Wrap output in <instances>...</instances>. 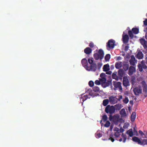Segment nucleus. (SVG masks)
<instances>
[{
	"label": "nucleus",
	"mask_w": 147,
	"mask_h": 147,
	"mask_svg": "<svg viewBox=\"0 0 147 147\" xmlns=\"http://www.w3.org/2000/svg\"><path fill=\"white\" fill-rule=\"evenodd\" d=\"M104 53L103 51L101 49L98 50V53H95L94 55V57L96 60L100 59L101 60L103 58Z\"/></svg>",
	"instance_id": "nucleus-1"
},
{
	"label": "nucleus",
	"mask_w": 147,
	"mask_h": 147,
	"mask_svg": "<svg viewBox=\"0 0 147 147\" xmlns=\"http://www.w3.org/2000/svg\"><path fill=\"white\" fill-rule=\"evenodd\" d=\"M115 107L113 106L108 105L106 107L105 109V111L107 113L110 114H112L115 113Z\"/></svg>",
	"instance_id": "nucleus-2"
},
{
	"label": "nucleus",
	"mask_w": 147,
	"mask_h": 147,
	"mask_svg": "<svg viewBox=\"0 0 147 147\" xmlns=\"http://www.w3.org/2000/svg\"><path fill=\"white\" fill-rule=\"evenodd\" d=\"M115 40L113 39H111L109 40L107 43L106 47L107 49H108V48L110 49H113L115 46Z\"/></svg>",
	"instance_id": "nucleus-3"
},
{
	"label": "nucleus",
	"mask_w": 147,
	"mask_h": 147,
	"mask_svg": "<svg viewBox=\"0 0 147 147\" xmlns=\"http://www.w3.org/2000/svg\"><path fill=\"white\" fill-rule=\"evenodd\" d=\"M133 91L136 96L139 95L142 92V89L140 88L136 87L133 89Z\"/></svg>",
	"instance_id": "nucleus-4"
},
{
	"label": "nucleus",
	"mask_w": 147,
	"mask_h": 147,
	"mask_svg": "<svg viewBox=\"0 0 147 147\" xmlns=\"http://www.w3.org/2000/svg\"><path fill=\"white\" fill-rule=\"evenodd\" d=\"M97 68V65L95 63H92L90 65V67L88 66L87 68L86 69L87 70L89 71H95Z\"/></svg>",
	"instance_id": "nucleus-5"
},
{
	"label": "nucleus",
	"mask_w": 147,
	"mask_h": 147,
	"mask_svg": "<svg viewBox=\"0 0 147 147\" xmlns=\"http://www.w3.org/2000/svg\"><path fill=\"white\" fill-rule=\"evenodd\" d=\"M123 84L124 86L127 87L129 85L128 78L127 76H124L123 77Z\"/></svg>",
	"instance_id": "nucleus-6"
},
{
	"label": "nucleus",
	"mask_w": 147,
	"mask_h": 147,
	"mask_svg": "<svg viewBox=\"0 0 147 147\" xmlns=\"http://www.w3.org/2000/svg\"><path fill=\"white\" fill-rule=\"evenodd\" d=\"M137 61L136 60L135 58L134 55H132L131 59L129 60V62L130 64L133 66H135V64L137 63Z\"/></svg>",
	"instance_id": "nucleus-7"
},
{
	"label": "nucleus",
	"mask_w": 147,
	"mask_h": 147,
	"mask_svg": "<svg viewBox=\"0 0 147 147\" xmlns=\"http://www.w3.org/2000/svg\"><path fill=\"white\" fill-rule=\"evenodd\" d=\"M113 85L114 87L116 88H118L120 90H122L121 83L120 82H113Z\"/></svg>",
	"instance_id": "nucleus-8"
},
{
	"label": "nucleus",
	"mask_w": 147,
	"mask_h": 147,
	"mask_svg": "<svg viewBox=\"0 0 147 147\" xmlns=\"http://www.w3.org/2000/svg\"><path fill=\"white\" fill-rule=\"evenodd\" d=\"M136 71L135 67L134 66H130L129 69L128 74L129 76H131Z\"/></svg>",
	"instance_id": "nucleus-9"
},
{
	"label": "nucleus",
	"mask_w": 147,
	"mask_h": 147,
	"mask_svg": "<svg viewBox=\"0 0 147 147\" xmlns=\"http://www.w3.org/2000/svg\"><path fill=\"white\" fill-rule=\"evenodd\" d=\"M129 38L128 35L127 34L124 35V34H123L122 39L123 42L124 43H127L128 42L129 40Z\"/></svg>",
	"instance_id": "nucleus-10"
},
{
	"label": "nucleus",
	"mask_w": 147,
	"mask_h": 147,
	"mask_svg": "<svg viewBox=\"0 0 147 147\" xmlns=\"http://www.w3.org/2000/svg\"><path fill=\"white\" fill-rule=\"evenodd\" d=\"M124 72L122 69H119L118 71V75L119 77V80H121L124 75Z\"/></svg>",
	"instance_id": "nucleus-11"
},
{
	"label": "nucleus",
	"mask_w": 147,
	"mask_h": 147,
	"mask_svg": "<svg viewBox=\"0 0 147 147\" xmlns=\"http://www.w3.org/2000/svg\"><path fill=\"white\" fill-rule=\"evenodd\" d=\"M141 84L142 87L143 88V92L145 93H147V86L146 82L145 81H142Z\"/></svg>",
	"instance_id": "nucleus-12"
},
{
	"label": "nucleus",
	"mask_w": 147,
	"mask_h": 147,
	"mask_svg": "<svg viewBox=\"0 0 147 147\" xmlns=\"http://www.w3.org/2000/svg\"><path fill=\"white\" fill-rule=\"evenodd\" d=\"M140 41L144 48L145 49H147V41L143 38L140 39Z\"/></svg>",
	"instance_id": "nucleus-13"
},
{
	"label": "nucleus",
	"mask_w": 147,
	"mask_h": 147,
	"mask_svg": "<svg viewBox=\"0 0 147 147\" xmlns=\"http://www.w3.org/2000/svg\"><path fill=\"white\" fill-rule=\"evenodd\" d=\"M109 99L110 102L111 104H114L116 103L117 102V99L115 97L111 96L109 97Z\"/></svg>",
	"instance_id": "nucleus-14"
},
{
	"label": "nucleus",
	"mask_w": 147,
	"mask_h": 147,
	"mask_svg": "<svg viewBox=\"0 0 147 147\" xmlns=\"http://www.w3.org/2000/svg\"><path fill=\"white\" fill-rule=\"evenodd\" d=\"M112 114H110L109 117V120L110 121H111L113 119L117 121L118 120L119 117V116L117 115H115L113 116H112Z\"/></svg>",
	"instance_id": "nucleus-15"
},
{
	"label": "nucleus",
	"mask_w": 147,
	"mask_h": 147,
	"mask_svg": "<svg viewBox=\"0 0 147 147\" xmlns=\"http://www.w3.org/2000/svg\"><path fill=\"white\" fill-rule=\"evenodd\" d=\"M92 95L90 94V93L88 95H85L83 96L82 97H81L80 98V100L82 101V102H83L85 100H86L87 98H90V96H92Z\"/></svg>",
	"instance_id": "nucleus-16"
},
{
	"label": "nucleus",
	"mask_w": 147,
	"mask_h": 147,
	"mask_svg": "<svg viewBox=\"0 0 147 147\" xmlns=\"http://www.w3.org/2000/svg\"><path fill=\"white\" fill-rule=\"evenodd\" d=\"M82 64L84 67L86 68H87L88 67V61L86 59H83L81 61Z\"/></svg>",
	"instance_id": "nucleus-17"
},
{
	"label": "nucleus",
	"mask_w": 147,
	"mask_h": 147,
	"mask_svg": "<svg viewBox=\"0 0 147 147\" xmlns=\"http://www.w3.org/2000/svg\"><path fill=\"white\" fill-rule=\"evenodd\" d=\"M132 140L133 141L137 142V143L140 145L141 144V140L139 138L137 137L134 136L132 138Z\"/></svg>",
	"instance_id": "nucleus-18"
},
{
	"label": "nucleus",
	"mask_w": 147,
	"mask_h": 147,
	"mask_svg": "<svg viewBox=\"0 0 147 147\" xmlns=\"http://www.w3.org/2000/svg\"><path fill=\"white\" fill-rule=\"evenodd\" d=\"M121 117H124L127 116V113L124 108L122 109L120 112Z\"/></svg>",
	"instance_id": "nucleus-19"
},
{
	"label": "nucleus",
	"mask_w": 147,
	"mask_h": 147,
	"mask_svg": "<svg viewBox=\"0 0 147 147\" xmlns=\"http://www.w3.org/2000/svg\"><path fill=\"white\" fill-rule=\"evenodd\" d=\"M136 57V58L139 59H142L143 57V55L142 52L141 51L138 52Z\"/></svg>",
	"instance_id": "nucleus-20"
},
{
	"label": "nucleus",
	"mask_w": 147,
	"mask_h": 147,
	"mask_svg": "<svg viewBox=\"0 0 147 147\" xmlns=\"http://www.w3.org/2000/svg\"><path fill=\"white\" fill-rule=\"evenodd\" d=\"M129 67V63L127 62H124L123 65V67L124 70L126 71L127 70Z\"/></svg>",
	"instance_id": "nucleus-21"
},
{
	"label": "nucleus",
	"mask_w": 147,
	"mask_h": 147,
	"mask_svg": "<svg viewBox=\"0 0 147 147\" xmlns=\"http://www.w3.org/2000/svg\"><path fill=\"white\" fill-rule=\"evenodd\" d=\"M92 51V49L90 48L87 47L84 49V52L87 54H89L91 53Z\"/></svg>",
	"instance_id": "nucleus-22"
},
{
	"label": "nucleus",
	"mask_w": 147,
	"mask_h": 147,
	"mask_svg": "<svg viewBox=\"0 0 147 147\" xmlns=\"http://www.w3.org/2000/svg\"><path fill=\"white\" fill-rule=\"evenodd\" d=\"M122 66V62H118L115 63V67L117 69H119Z\"/></svg>",
	"instance_id": "nucleus-23"
},
{
	"label": "nucleus",
	"mask_w": 147,
	"mask_h": 147,
	"mask_svg": "<svg viewBox=\"0 0 147 147\" xmlns=\"http://www.w3.org/2000/svg\"><path fill=\"white\" fill-rule=\"evenodd\" d=\"M126 134H128L129 137H131L133 136L134 135L133 130L132 129H130L127 131Z\"/></svg>",
	"instance_id": "nucleus-24"
},
{
	"label": "nucleus",
	"mask_w": 147,
	"mask_h": 147,
	"mask_svg": "<svg viewBox=\"0 0 147 147\" xmlns=\"http://www.w3.org/2000/svg\"><path fill=\"white\" fill-rule=\"evenodd\" d=\"M117 72H114L112 75V77L113 79L118 80L119 79V77L117 75Z\"/></svg>",
	"instance_id": "nucleus-25"
},
{
	"label": "nucleus",
	"mask_w": 147,
	"mask_h": 147,
	"mask_svg": "<svg viewBox=\"0 0 147 147\" xmlns=\"http://www.w3.org/2000/svg\"><path fill=\"white\" fill-rule=\"evenodd\" d=\"M103 70L105 71H108L109 69V64H106L105 65L103 68Z\"/></svg>",
	"instance_id": "nucleus-26"
},
{
	"label": "nucleus",
	"mask_w": 147,
	"mask_h": 147,
	"mask_svg": "<svg viewBox=\"0 0 147 147\" xmlns=\"http://www.w3.org/2000/svg\"><path fill=\"white\" fill-rule=\"evenodd\" d=\"M136 117V113L135 112H132L131 116V121L133 122L134 121Z\"/></svg>",
	"instance_id": "nucleus-27"
},
{
	"label": "nucleus",
	"mask_w": 147,
	"mask_h": 147,
	"mask_svg": "<svg viewBox=\"0 0 147 147\" xmlns=\"http://www.w3.org/2000/svg\"><path fill=\"white\" fill-rule=\"evenodd\" d=\"M135 34H137L139 33V30L137 28H133L131 30Z\"/></svg>",
	"instance_id": "nucleus-28"
},
{
	"label": "nucleus",
	"mask_w": 147,
	"mask_h": 147,
	"mask_svg": "<svg viewBox=\"0 0 147 147\" xmlns=\"http://www.w3.org/2000/svg\"><path fill=\"white\" fill-rule=\"evenodd\" d=\"M115 106L116 109L118 110H120L122 107V105L120 104H116Z\"/></svg>",
	"instance_id": "nucleus-29"
},
{
	"label": "nucleus",
	"mask_w": 147,
	"mask_h": 147,
	"mask_svg": "<svg viewBox=\"0 0 147 147\" xmlns=\"http://www.w3.org/2000/svg\"><path fill=\"white\" fill-rule=\"evenodd\" d=\"M109 102V100L108 99H105L103 100L102 104L104 106H107Z\"/></svg>",
	"instance_id": "nucleus-30"
},
{
	"label": "nucleus",
	"mask_w": 147,
	"mask_h": 147,
	"mask_svg": "<svg viewBox=\"0 0 147 147\" xmlns=\"http://www.w3.org/2000/svg\"><path fill=\"white\" fill-rule=\"evenodd\" d=\"M146 63L144 60H142L141 62V64L142 65L143 68L144 69L147 68V66L146 65Z\"/></svg>",
	"instance_id": "nucleus-31"
},
{
	"label": "nucleus",
	"mask_w": 147,
	"mask_h": 147,
	"mask_svg": "<svg viewBox=\"0 0 147 147\" xmlns=\"http://www.w3.org/2000/svg\"><path fill=\"white\" fill-rule=\"evenodd\" d=\"M93 90L96 92H98L99 91V88L98 86H96L92 88Z\"/></svg>",
	"instance_id": "nucleus-32"
},
{
	"label": "nucleus",
	"mask_w": 147,
	"mask_h": 147,
	"mask_svg": "<svg viewBox=\"0 0 147 147\" xmlns=\"http://www.w3.org/2000/svg\"><path fill=\"white\" fill-rule=\"evenodd\" d=\"M121 136L123 138V143L125 142L127 139V136L125 134H124L123 133H122Z\"/></svg>",
	"instance_id": "nucleus-33"
},
{
	"label": "nucleus",
	"mask_w": 147,
	"mask_h": 147,
	"mask_svg": "<svg viewBox=\"0 0 147 147\" xmlns=\"http://www.w3.org/2000/svg\"><path fill=\"white\" fill-rule=\"evenodd\" d=\"M141 145H147V139H143L142 141H141Z\"/></svg>",
	"instance_id": "nucleus-34"
},
{
	"label": "nucleus",
	"mask_w": 147,
	"mask_h": 147,
	"mask_svg": "<svg viewBox=\"0 0 147 147\" xmlns=\"http://www.w3.org/2000/svg\"><path fill=\"white\" fill-rule=\"evenodd\" d=\"M110 58V55L109 54H107L105 57V59L106 61H109Z\"/></svg>",
	"instance_id": "nucleus-35"
},
{
	"label": "nucleus",
	"mask_w": 147,
	"mask_h": 147,
	"mask_svg": "<svg viewBox=\"0 0 147 147\" xmlns=\"http://www.w3.org/2000/svg\"><path fill=\"white\" fill-rule=\"evenodd\" d=\"M109 83L108 82H106L105 83H103L102 84V85L104 88H106V87L108 86H109Z\"/></svg>",
	"instance_id": "nucleus-36"
},
{
	"label": "nucleus",
	"mask_w": 147,
	"mask_h": 147,
	"mask_svg": "<svg viewBox=\"0 0 147 147\" xmlns=\"http://www.w3.org/2000/svg\"><path fill=\"white\" fill-rule=\"evenodd\" d=\"M88 61L89 63L90 64V65L92 64V63H94L93 62V58H88Z\"/></svg>",
	"instance_id": "nucleus-37"
},
{
	"label": "nucleus",
	"mask_w": 147,
	"mask_h": 147,
	"mask_svg": "<svg viewBox=\"0 0 147 147\" xmlns=\"http://www.w3.org/2000/svg\"><path fill=\"white\" fill-rule=\"evenodd\" d=\"M128 33L130 37L132 38L134 37V35L132 33V31L131 30H129L128 31Z\"/></svg>",
	"instance_id": "nucleus-38"
},
{
	"label": "nucleus",
	"mask_w": 147,
	"mask_h": 147,
	"mask_svg": "<svg viewBox=\"0 0 147 147\" xmlns=\"http://www.w3.org/2000/svg\"><path fill=\"white\" fill-rule=\"evenodd\" d=\"M138 67L139 70L140 72H141L143 71V68L141 64H139L138 65Z\"/></svg>",
	"instance_id": "nucleus-39"
},
{
	"label": "nucleus",
	"mask_w": 147,
	"mask_h": 147,
	"mask_svg": "<svg viewBox=\"0 0 147 147\" xmlns=\"http://www.w3.org/2000/svg\"><path fill=\"white\" fill-rule=\"evenodd\" d=\"M120 132H115L114 133V136L116 138H118L121 135Z\"/></svg>",
	"instance_id": "nucleus-40"
},
{
	"label": "nucleus",
	"mask_w": 147,
	"mask_h": 147,
	"mask_svg": "<svg viewBox=\"0 0 147 147\" xmlns=\"http://www.w3.org/2000/svg\"><path fill=\"white\" fill-rule=\"evenodd\" d=\"M110 122L109 121H107L105 124L104 126L106 127H108L110 126Z\"/></svg>",
	"instance_id": "nucleus-41"
},
{
	"label": "nucleus",
	"mask_w": 147,
	"mask_h": 147,
	"mask_svg": "<svg viewBox=\"0 0 147 147\" xmlns=\"http://www.w3.org/2000/svg\"><path fill=\"white\" fill-rule=\"evenodd\" d=\"M108 119V117L106 115H104L102 117V120L104 122L106 121Z\"/></svg>",
	"instance_id": "nucleus-42"
},
{
	"label": "nucleus",
	"mask_w": 147,
	"mask_h": 147,
	"mask_svg": "<svg viewBox=\"0 0 147 147\" xmlns=\"http://www.w3.org/2000/svg\"><path fill=\"white\" fill-rule=\"evenodd\" d=\"M100 81L102 84L106 82V79L105 78H102L100 79Z\"/></svg>",
	"instance_id": "nucleus-43"
},
{
	"label": "nucleus",
	"mask_w": 147,
	"mask_h": 147,
	"mask_svg": "<svg viewBox=\"0 0 147 147\" xmlns=\"http://www.w3.org/2000/svg\"><path fill=\"white\" fill-rule=\"evenodd\" d=\"M113 135L111 134L110 135V137L109 138V140H111L112 142H113L115 140L113 138Z\"/></svg>",
	"instance_id": "nucleus-44"
},
{
	"label": "nucleus",
	"mask_w": 147,
	"mask_h": 147,
	"mask_svg": "<svg viewBox=\"0 0 147 147\" xmlns=\"http://www.w3.org/2000/svg\"><path fill=\"white\" fill-rule=\"evenodd\" d=\"M88 84L90 87H92L94 85V82L92 81L91 80L89 82Z\"/></svg>",
	"instance_id": "nucleus-45"
},
{
	"label": "nucleus",
	"mask_w": 147,
	"mask_h": 147,
	"mask_svg": "<svg viewBox=\"0 0 147 147\" xmlns=\"http://www.w3.org/2000/svg\"><path fill=\"white\" fill-rule=\"evenodd\" d=\"M129 102V99L128 97H125V99L123 100V102L125 104H127Z\"/></svg>",
	"instance_id": "nucleus-46"
},
{
	"label": "nucleus",
	"mask_w": 147,
	"mask_h": 147,
	"mask_svg": "<svg viewBox=\"0 0 147 147\" xmlns=\"http://www.w3.org/2000/svg\"><path fill=\"white\" fill-rule=\"evenodd\" d=\"M95 83L96 85H99L100 84V81L98 80H96L95 81Z\"/></svg>",
	"instance_id": "nucleus-47"
},
{
	"label": "nucleus",
	"mask_w": 147,
	"mask_h": 147,
	"mask_svg": "<svg viewBox=\"0 0 147 147\" xmlns=\"http://www.w3.org/2000/svg\"><path fill=\"white\" fill-rule=\"evenodd\" d=\"M102 136V134L101 133H98L96 135V138H100Z\"/></svg>",
	"instance_id": "nucleus-48"
},
{
	"label": "nucleus",
	"mask_w": 147,
	"mask_h": 147,
	"mask_svg": "<svg viewBox=\"0 0 147 147\" xmlns=\"http://www.w3.org/2000/svg\"><path fill=\"white\" fill-rule=\"evenodd\" d=\"M89 46L91 48L93 47L94 46V43L92 42L90 43L89 44Z\"/></svg>",
	"instance_id": "nucleus-49"
},
{
	"label": "nucleus",
	"mask_w": 147,
	"mask_h": 147,
	"mask_svg": "<svg viewBox=\"0 0 147 147\" xmlns=\"http://www.w3.org/2000/svg\"><path fill=\"white\" fill-rule=\"evenodd\" d=\"M129 47L128 45L126 46L125 47V49H124L125 51H127L129 49Z\"/></svg>",
	"instance_id": "nucleus-50"
},
{
	"label": "nucleus",
	"mask_w": 147,
	"mask_h": 147,
	"mask_svg": "<svg viewBox=\"0 0 147 147\" xmlns=\"http://www.w3.org/2000/svg\"><path fill=\"white\" fill-rule=\"evenodd\" d=\"M144 24L145 26H147V18L145 19L143 21Z\"/></svg>",
	"instance_id": "nucleus-51"
},
{
	"label": "nucleus",
	"mask_w": 147,
	"mask_h": 147,
	"mask_svg": "<svg viewBox=\"0 0 147 147\" xmlns=\"http://www.w3.org/2000/svg\"><path fill=\"white\" fill-rule=\"evenodd\" d=\"M134 132L135 135H137L138 133H137V131H136V129H135V128H134Z\"/></svg>",
	"instance_id": "nucleus-52"
},
{
	"label": "nucleus",
	"mask_w": 147,
	"mask_h": 147,
	"mask_svg": "<svg viewBox=\"0 0 147 147\" xmlns=\"http://www.w3.org/2000/svg\"><path fill=\"white\" fill-rule=\"evenodd\" d=\"M105 74L104 73H102L100 75V77L101 78H105L104 77L105 76Z\"/></svg>",
	"instance_id": "nucleus-53"
},
{
	"label": "nucleus",
	"mask_w": 147,
	"mask_h": 147,
	"mask_svg": "<svg viewBox=\"0 0 147 147\" xmlns=\"http://www.w3.org/2000/svg\"><path fill=\"white\" fill-rule=\"evenodd\" d=\"M139 133L140 134L141 136H143V135H144V133L143 132L140 130L139 131Z\"/></svg>",
	"instance_id": "nucleus-54"
},
{
	"label": "nucleus",
	"mask_w": 147,
	"mask_h": 147,
	"mask_svg": "<svg viewBox=\"0 0 147 147\" xmlns=\"http://www.w3.org/2000/svg\"><path fill=\"white\" fill-rule=\"evenodd\" d=\"M114 130L116 131V132H119V129L117 127L115 128Z\"/></svg>",
	"instance_id": "nucleus-55"
},
{
	"label": "nucleus",
	"mask_w": 147,
	"mask_h": 147,
	"mask_svg": "<svg viewBox=\"0 0 147 147\" xmlns=\"http://www.w3.org/2000/svg\"><path fill=\"white\" fill-rule=\"evenodd\" d=\"M124 129L122 128V127H121L119 129V132L121 133V132H123L124 131Z\"/></svg>",
	"instance_id": "nucleus-56"
},
{
	"label": "nucleus",
	"mask_w": 147,
	"mask_h": 147,
	"mask_svg": "<svg viewBox=\"0 0 147 147\" xmlns=\"http://www.w3.org/2000/svg\"><path fill=\"white\" fill-rule=\"evenodd\" d=\"M106 74H107L111 75L112 74V71H106Z\"/></svg>",
	"instance_id": "nucleus-57"
},
{
	"label": "nucleus",
	"mask_w": 147,
	"mask_h": 147,
	"mask_svg": "<svg viewBox=\"0 0 147 147\" xmlns=\"http://www.w3.org/2000/svg\"><path fill=\"white\" fill-rule=\"evenodd\" d=\"M122 98V96L121 95H119V99L118 100L119 101Z\"/></svg>",
	"instance_id": "nucleus-58"
},
{
	"label": "nucleus",
	"mask_w": 147,
	"mask_h": 147,
	"mask_svg": "<svg viewBox=\"0 0 147 147\" xmlns=\"http://www.w3.org/2000/svg\"><path fill=\"white\" fill-rule=\"evenodd\" d=\"M121 58L120 56H119L117 57V60H120L121 59Z\"/></svg>",
	"instance_id": "nucleus-59"
},
{
	"label": "nucleus",
	"mask_w": 147,
	"mask_h": 147,
	"mask_svg": "<svg viewBox=\"0 0 147 147\" xmlns=\"http://www.w3.org/2000/svg\"><path fill=\"white\" fill-rule=\"evenodd\" d=\"M144 136H147V131H144Z\"/></svg>",
	"instance_id": "nucleus-60"
},
{
	"label": "nucleus",
	"mask_w": 147,
	"mask_h": 147,
	"mask_svg": "<svg viewBox=\"0 0 147 147\" xmlns=\"http://www.w3.org/2000/svg\"><path fill=\"white\" fill-rule=\"evenodd\" d=\"M144 31L146 32V33L147 32V27L144 29Z\"/></svg>",
	"instance_id": "nucleus-61"
},
{
	"label": "nucleus",
	"mask_w": 147,
	"mask_h": 147,
	"mask_svg": "<svg viewBox=\"0 0 147 147\" xmlns=\"http://www.w3.org/2000/svg\"><path fill=\"white\" fill-rule=\"evenodd\" d=\"M132 105L133 104V100H130L129 102Z\"/></svg>",
	"instance_id": "nucleus-62"
},
{
	"label": "nucleus",
	"mask_w": 147,
	"mask_h": 147,
	"mask_svg": "<svg viewBox=\"0 0 147 147\" xmlns=\"http://www.w3.org/2000/svg\"><path fill=\"white\" fill-rule=\"evenodd\" d=\"M145 36L146 39L147 40V32L145 34Z\"/></svg>",
	"instance_id": "nucleus-63"
},
{
	"label": "nucleus",
	"mask_w": 147,
	"mask_h": 147,
	"mask_svg": "<svg viewBox=\"0 0 147 147\" xmlns=\"http://www.w3.org/2000/svg\"><path fill=\"white\" fill-rule=\"evenodd\" d=\"M145 59L146 60V62H145L146 63V64L147 65V57H146L145 58Z\"/></svg>",
	"instance_id": "nucleus-64"
}]
</instances>
